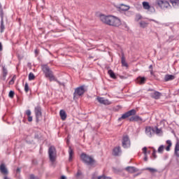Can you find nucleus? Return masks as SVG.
Returning <instances> with one entry per match:
<instances>
[{
	"label": "nucleus",
	"mask_w": 179,
	"mask_h": 179,
	"mask_svg": "<svg viewBox=\"0 0 179 179\" xmlns=\"http://www.w3.org/2000/svg\"><path fill=\"white\" fill-rule=\"evenodd\" d=\"M99 19L103 23L106 24H108L109 26H115V27H118V26H121V20L113 15H101L99 16Z\"/></svg>",
	"instance_id": "nucleus-1"
},
{
	"label": "nucleus",
	"mask_w": 179,
	"mask_h": 179,
	"mask_svg": "<svg viewBox=\"0 0 179 179\" xmlns=\"http://www.w3.org/2000/svg\"><path fill=\"white\" fill-rule=\"evenodd\" d=\"M81 160L85 163V164H88V166H93L96 163V160L93 157L87 155L85 153H83L80 156Z\"/></svg>",
	"instance_id": "nucleus-2"
},
{
	"label": "nucleus",
	"mask_w": 179,
	"mask_h": 179,
	"mask_svg": "<svg viewBox=\"0 0 179 179\" xmlns=\"http://www.w3.org/2000/svg\"><path fill=\"white\" fill-rule=\"evenodd\" d=\"M42 71L44 72L46 78H49L50 80H55V77L52 74V71L50 70V67L47 65H42Z\"/></svg>",
	"instance_id": "nucleus-3"
},
{
	"label": "nucleus",
	"mask_w": 179,
	"mask_h": 179,
	"mask_svg": "<svg viewBox=\"0 0 179 179\" xmlns=\"http://www.w3.org/2000/svg\"><path fill=\"white\" fill-rule=\"evenodd\" d=\"M49 159L52 163L55 162V159H57V150H55V147L51 146L49 148Z\"/></svg>",
	"instance_id": "nucleus-4"
},
{
	"label": "nucleus",
	"mask_w": 179,
	"mask_h": 179,
	"mask_svg": "<svg viewBox=\"0 0 179 179\" xmlns=\"http://www.w3.org/2000/svg\"><path fill=\"white\" fill-rule=\"evenodd\" d=\"M85 94V87H79L75 90L73 97L74 99H78V96H83Z\"/></svg>",
	"instance_id": "nucleus-5"
},
{
	"label": "nucleus",
	"mask_w": 179,
	"mask_h": 179,
	"mask_svg": "<svg viewBox=\"0 0 179 179\" xmlns=\"http://www.w3.org/2000/svg\"><path fill=\"white\" fill-rule=\"evenodd\" d=\"M122 143L124 148H129V146H131V141L129 140V136H128V135L123 136Z\"/></svg>",
	"instance_id": "nucleus-6"
},
{
	"label": "nucleus",
	"mask_w": 179,
	"mask_h": 179,
	"mask_svg": "<svg viewBox=\"0 0 179 179\" xmlns=\"http://www.w3.org/2000/svg\"><path fill=\"white\" fill-rule=\"evenodd\" d=\"M116 8L117 9V10L119 12H127V11L129 10V9H131V6L124 4V3H121V4H119L118 6H117Z\"/></svg>",
	"instance_id": "nucleus-7"
},
{
	"label": "nucleus",
	"mask_w": 179,
	"mask_h": 179,
	"mask_svg": "<svg viewBox=\"0 0 179 179\" xmlns=\"http://www.w3.org/2000/svg\"><path fill=\"white\" fill-rule=\"evenodd\" d=\"M157 3L162 9H166L167 8L170 7V3H169V1H166L158 0Z\"/></svg>",
	"instance_id": "nucleus-8"
},
{
	"label": "nucleus",
	"mask_w": 179,
	"mask_h": 179,
	"mask_svg": "<svg viewBox=\"0 0 179 179\" xmlns=\"http://www.w3.org/2000/svg\"><path fill=\"white\" fill-rule=\"evenodd\" d=\"M136 114V110L132 109L127 113L123 114L122 117L119 120H125V118H128V117H131V115H135Z\"/></svg>",
	"instance_id": "nucleus-9"
},
{
	"label": "nucleus",
	"mask_w": 179,
	"mask_h": 179,
	"mask_svg": "<svg viewBox=\"0 0 179 179\" xmlns=\"http://www.w3.org/2000/svg\"><path fill=\"white\" fill-rule=\"evenodd\" d=\"M96 100L100 103V104H104V106H110L111 104V101L108 99H106L103 97H97Z\"/></svg>",
	"instance_id": "nucleus-10"
},
{
	"label": "nucleus",
	"mask_w": 179,
	"mask_h": 179,
	"mask_svg": "<svg viewBox=\"0 0 179 179\" xmlns=\"http://www.w3.org/2000/svg\"><path fill=\"white\" fill-rule=\"evenodd\" d=\"M35 114L36 117V121H38V120H40V118L42 117L41 108H40V106L35 108Z\"/></svg>",
	"instance_id": "nucleus-11"
},
{
	"label": "nucleus",
	"mask_w": 179,
	"mask_h": 179,
	"mask_svg": "<svg viewBox=\"0 0 179 179\" xmlns=\"http://www.w3.org/2000/svg\"><path fill=\"white\" fill-rule=\"evenodd\" d=\"M143 8L146 10H151V12L155 11V8L150 6V5H149V3L147 1L143 2Z\"/></svg>",
	"instance_id": "nucleus-12"
},
{
	"label": "nucleus",
	"mask_w": 179,
	"mask_h": 179,
	"mask_svg": "<svg viewBox=\"0 0 179 179\" xmlns=\"http://www.w3.org/2000/svg\"><path fill=\"white\" fill-rule=\"evenodd\" d=\"M154 132H155V131L153 130V129L152 127H145V134L149 138H152Z\"/></svg>",
	"instance_id": "nucleus-13"
},
{
	"label": "nucleus",
	"mask_w": 179,
	"mask_h": 179,
	"mask_svg": "<svg viewBox=\"0 0 179 179\" xmlns=\"http://www.w3.org/2000/svg\"><path fill=\"white\" fill-rule=\"evenodd\" d=\"M151 96L153 99H155L156 100L160 99V97H162V93L159 92H154L151 93Z\"/></svg>",
	"instance_id": "nucleus-14"
},
{
	"label": "nucleus",
	"mask_w": 179,
	"mask_h": 179,
	"mask_svg": "<svg viewBox=\"0 0 179 179\" xmlns=\"http://www.w3.org/2000/svg\"><path fill=\"white\" fill-rule=\"evenodd\" d=\"M113 155L114 156H120L121 155V148L120 147H116L113 149Z\"/></svg>",
	"instance_id": "nucleus-15"
},
{
	"label": "nucleus",
	"mask_w": 179,
	"mask_h": 179,
	"mask_svg": "<svg viewBox=\"0 0 179 179\" xmlns=\"http://www.w3.org/2000/svg\"><path fill=\"white\" fill-rule=\"evenodd\" d=\"M0 171L3 174H8V169H6V166H5V164H1L0 166Z\"/></svg>",
	"instance_id": "nucleus-16"
},
{
	"label": "nucleus",
	"mask_w": 179,
	"mask_h": 179,
	"mask_svg": "<svg viewBox=\"0 0 179 179\" xmlns=\"http://www.w3.org/2000/svg\"><path fill=\"white\" fill-rule=\"evenodd\" d=\"M174 154L176 156V157H179V142H177L175 145Z\"/></svg>",
	"instance_id": "nucleus-17"
},
{
	"label": "nucleus",
	"mask_w": 179,
	"mask_h": 179,
	"mask_svg": "<svg viewBox=\"0 0 179 179\" xmlns=\"http://www.w3.org/2000/svg\"><path fill=\"white\" fill-rule=\"evenodd\" d=\"M59 115L63 121L66 120V113H65V110H61L59 112Z\"/></svg>",
	"instance_id": "nucleus-18"
},
{
	"label": "nucleus",
	"mask_w": 179,
	"mask_h": 179,
	"mask_svg": "<svg viewBox=\"0 0 179 179\" xmlns=\"http://www.w3.org/2000/svg\"><path fill=\"white\" fill-rule=\"evenodd\" d=\"M164 79L166 82H169V80H174V79H176V77L173 75H166L165 76Z\"/></svg>",
	"instance_id": "nucleus-19"
},
{
	"label": "nucleus",
	"mask_w": 179,
	"mask_h": 179,
	"mask_svg": "<svg viewBox=\"0 0 179 179\" xmlns=\"http://www.w3.org/2000/svg\"><path fill=\"white\" fill-rule=\"evenodd\" d=\"M69 162H72V159H73V150H72L71 147H69Z\"/></svg>",
	"instance_id": "nucleus-20"
},
{
	"label": "nucleus",
	"mask_w": 179,
	"mask_h": 179,
	"mask_svg": "<svg viewBox=\"0 0 179 179\" xmlns=\"http://www.w3.org/2000/svg\"><path fill=\"white\" fill-rule=\"evenodd\" d=\"M146 82V78L145 77H139L137 78V83L140 85H143Z\"/></svg>",
	"instance_id": "nucleus-21"
},
{
	"label": "nucleus",
	"mask_w": 179,
	"mask_h": 179,
	"mask_svg": "<svg viewBox=\"0 0 179 179\" xmlns=\"http://www.w3.org/2000/svg\"><path fill=\"white\" fill-rule=\"evenodd\" d=\"M166 145H168L166 148V152H170V148H171V145H173L171 143V141H170V140L166 141Z\"/></svg>",
	"instance_id": "nucleus-22"
},
{
	"label": "nucleus",
	"mask_w": 179,
	"mask_h": 179,
	"mask_svg": "<svg viewBox=\"0 0 179 179\" xmlns=\"http://www.w3.org/2000/svg\"><path fill=\"white\" fill-rule=\"evenodd\" d=\"M127 171H129V173H135L136 171V169L134 166H128L126 168Z\"/></svg>",
	"instance_id": "nucleus-23"
},
{
	"label": "nucleus",
	"mask_w": 179,
	"mask_h": 179,
	"mask_svg": "<svg viewBox=\"0 0 179 179\" xmlns=\"http://www.w3.org/2000/svg\"><path fill=\"white\" fill-rule=\"evenodd\" d=\"M130 121H142V119L138 115L133 116L130 117Z\"/></svg>",
	"instance_id": "nucleus-24"
},
{
	"label": "nucleus",
	"mask_w": 179,
	"mask_h": 179,
	"mask_svg": "<svg viewBox=\"0 0 179 179\" xmlns=\"http://www.w3.org/2000/svg\"><path fill=\"white\" fill-rule=\"evenodd\" d=\"M108 73L109 76H110V78H112L113 79H115V78H117L115 76V73H114V71H113V70H108Z\"/></svg>",
	"instance_id": "nucleus-25"
},
{
	"label": "nucleus",
	"mask_w": 179,
	"mask_h": 179,
	"mask_svg": "<svg viewBox=\"0 0 179 179\" xmlns=\"http://www.w3.org/2000/svg\"><path fill=\"white\" fill-rule=\"evenodd\" d=\"M171 3L176 8L179 5V0H171Z\"/></svg>",
	"instance_id": "nucleus-26"
},
{
	"label": "nucleus",
	"mask_w": 179,
	"mask_h": 179,
	"mask_svg": "<svg viewBox=\"0 0 179 179\" xmlns=\"http://www.w3.org/2000/svg\"><path fill=\"white\" fill-rule=\"evenodd\" d=\"M122 66H125V68H128V63H127V62L125 61V57H122Z\"/></svg>",
	"instance_id": "nucleus-27"
},
{
	"label": "nucleus",
	"mask_w": 179,
	"mask_h": 179,
	"mask_svg": "<svg viewBox=\"0 0 179 179\" xmlns=\"http://www.w3.org/2000/svg\"><path fill=\"white\" fill-rule=\"evenodd\" d=\"M145 170H148L150 171V173H152V174H155V173H157V169L155 168H146Z\"/></svg>",
	"instance_id": "nucleus-28"
},
{
	"label": "nucleus",
	"mask_w": 179,
	"mask_h": 179,
	"mask_svg": "<svg viewBox=\"0 0 179 179\" xmlns=\"http://www.w3.org/2000/svg\"><path fill=\"white\" fill-rule=\"evenodd\" d=\"M124 15L128 17L132 16V15H134V12L128 10L127 11L124 12Z\"/></svg>",
	"instance_id": "nucleus-29"
},
{
	"label": "nucleus",
	"mask_w": 179,
	"mask_h": 179,
	"mask_svg": "<svg viewBox=\"0 0 179 179\" xmlns=\"http://www.w3.org/2000/svg\"><path fill=\"white\" fill-rule=\"evenodd\" d=\"M36 77L34 76V74L33 73H30L29 74V80H34V78H35Z\"/></svg>",
	"instance_id": "nucleus-30"
},
{
	"label": "nucleus",
	"mask_w": 179,
	"mask_h": 179,
	"mask_svg": "<svg viewBox=\"0 0 179 179\" xmlns=\"http://www.w3.org/2000/svg\"><path fill=\"white\" fill-rule=\"evenodd\" d=\"M164 150V145H160L158 148V153H163Z\"/></svg>",
	"instance_id": "nucleus-31"
},
{
	"label": "nucleus",
	"mask_w": 179,
	"mask_h": 179,
	"mask_svg": "<svg viewBox=\"0 0 179 179\" xmlns=\"http://www.w3.org/2000/svg\"><path fill=\"white\" fill-rule=\"evenodd\" d=\"M3 30H5V25H3V20H1V32L3 33Z\"/></svg>",
	"instance_id": "nucleus-32"
},
{
	"label": "nucleus",
	"mask_w": 179,
	"mask_h": 179,
	"mask_svg": "<svg viewBox=\"0 0 179 179\" xmlns=\"http://www.w3.org/2000/svg\"><path fill=\"white\" fill-rule=\"evenodd\" d=\"M15 80H16V76H14L12 78V80H10V85H13V83H15Z\"/></svg>",
	"instance_id": "nucleus-33"
},
{
	"label": "nucleus",
	"mask_w": 179,
	"mask_h": 179,
	"mask_svg": "<svg viewBox=\"0 0 179 179\" xmlns=\"http://www.w3.org/2000/svg\"><path fill=\"white\" fill-rule=\"evenodd\" d=\"M8 96H9V97H10V99H13V96H15V92L10 91Z\"/></svg>",
	"instance_id": "nucleus-34"
},
{
	"label": "nucleus",
	"mask_w": 179,
	"mask_h": 179,
	"mask_svg": "<svg viewBox=\"0 0 179 179\" xmlns=\"http://www.w3.org/2000/svg\"><path fill=\"white\" fill-rule=\"evenodd\" d=\"M98 179H111V178L107 177L106 176H99Z\"/></svg>",
	"instance_id": "nucleus-35"
},
{
	"label": "nucleus",
	"mask_w": 179,
	"mask_h": 179,
	"mask_svg": "<svg viewBox=\"0 0 179 179\" xmlns=\"http://www.w3.org/2000/svg\"><path fill=\"white\" fill-rule=\"evenodd\" d=\"M140 25L141 26V27H146V26H148V23L145 22H140Z\"/></svg>",
	"instance_id": "nucleus-36"
},
{
	"label": "nucleus",
	"mask_w": 179,
	"mask_h": 179,
	"mask_svg": "<svg viewBox=\"0 0 179 179\" xmlns=\"http://www.w3.org/2000/svg\"><path fill=\"white\" fill-rule=\"evenodd\" d=\"M24 91L26 92V93L29 92V84H27V83H25Z\"/></svg>",
	"instance_id": "nucleus-37"
},
{
	"label": "nucleus",
	"mask_w": 179,
	"mask_h": 179,
	"mask_svg": "<svg viewBox=\"0 0 179 179\" xmlns=\"http://www.w3.org/2000/svg\"><path fill=\"white\" fill-rule=\"evenodd\" d=\"M3 72L4 76H6V75H8V70H6L5 67L3 68Z\"/></svg>",
	"instance_id": "nucleus-38"
},
{
	"label": "nucleus",
	"mask_w": 179,
	"mask_h": 179,
	"mask_svg": "<svg viewBox=\"0 0 179 179\" xmlns=\"http://www.w3.org/2000/svg\"><path fill=\"white\" fill-rule=\"evenodd\" d=\"M143 152L144 153V155H148V148L146 147H144L143 148Z\"/></svg>",
	"instance_id": "nucleus-39"
},
{
	"label": "nucleus",
	"mask_w": 179,
	"mask_h": 179,
	"mask_svg": "<svg viewBox=\"0 0 179 179\" xmlns=\"http://www.w3.org/2000/svg\"><path fill=\"white\" fill-rule=\"evenodd\" d=\"M152 157H154V159H156L157 157V156L156 155V150H153Z\"/></svg>",
	"instance_id": "nucleus-40"
},
{
	"label": "nucleus",
	"mask_w": 179,
	"mask_h": 179,
	"mask_svg": "<svg viewBox=\"0 0 179 179\" xmlns=\"http://www.w3.org/2000/svg\"><path fill=\"white\" fill-rule=\"evenodd\" d=\"M26 114L27 115H28V117H29L30 115H31V111H30V110H27L26 111Z\"/></svg>",
	"instance_id": "nucleus-41"
},
{
	"label": "nucleus",
	"mask_w": 179,
	"mask_h": 179,
	"mask_svg": "<svg viewBox=\"0 0 179 179\" xmlns=\"http://www.w3.org/2000/svg\"><path fill=\"white\" fill-rule=\"evenodd\" d=\"M28 121L31 122L33 121V117L31 116H28Z\"/></svg>",
	"instance_id": "nucleus-42"
},
{
	"label": "nucleus",
	"mask_w": 179,
	"mask_h": 179,
	"mask_svg": "<svg viewBox=\"0 0 179 179\" xmlns=\"http://www.w3.org/2000/svg\"><path fill=\"white\" fill-rule=\"evenodd\" d=\"M30 179H38V178L34 176V175H31V176H30Z\"/></svg>",
	"instance_id": "nucleus-43"
},
{
	"label": "nucleus",
	"mask_w": 179,
	"mask_h": 179,
	"mask_svg": "<svg viewBox=\"0 0 179 179\" xmlns=\"http://www.w3.org/2000/svg\"><path fill=\"white\" fill-rule=\"evenodd\" d=\"M156 133H157V134H161V133H162V129L157 128V129H156Z\"/></svg>",
	"instance_id": "nucleus-44"
},
{
	"label": "nucleus",
	"mask_w": 179,
	"mask_h": 179,
	"mask_svg": "<svg viewBox=\"0 0 179 179\" xmlns=\"http://www.w3.org/2000/svg\"><path fill=\"white\" fill-rule=\"evenodd\" d=\"M144 160L145 162H148V154L145 155Z\"/></svg>",
	"instance_id": "nucleus-45"
},
{
	"label": "nucleus",
	"mask_w": 179,
	"mask_h": 179,
	"mask_svg": "<svg viewBox=\"0 0 179 179\" xmlns=\"http://www.w3.org/2000/svg\"><path fill=\"white\" fill-rule=\"evenodd\" d=\"M60 179H66V176H62Z\"/></svg>",
	"instance_id": "nucleus-46"
},
{
	"label": "nucleus",
	"mask_w": 179,
	"mask_h": 179,
	"mask_svg": "<svg viewBox=\"0 0 179 179\" xmlns=\"http://www.w3.org/2000/svg\"><path fill=\"white\" fill-rule=\"evenodd\" d=\"M0 51H2V43L0 42Z\"/></svg>",
	"instance_id": "nucleus-47"
},
{
	"label": "nucleus",
	"mask_w": 179,
	"mask_h": 179,
	"mask_svg": "<svg viewBox=\"0 0 179 179\" xmlns=\"http://www.w3.org/2000/svg\"><path fill=\"white\" fill-rule=\"evenodd\" d=\"M17 173H20V169H17Z\"/></svg>",
	"instance_id": "nucleus-48"
},
{
	"label": "nucleus",
	"mask_w": 179,
	"mask_h": 179,
	"mask_svg": "<svg viewBox=\"0 0 179 179\" xmlns=\"http://www.w3.org/2000/svg\"><path fill=\"white\" fill-rule=\"evenodd\" d=\"M77 177H78V176H80V172H78L77 174H76Z\"/></svg>",
	"instance_id": "nucleus-49"
},
{
	"label": "nucleus",
	"mask_w": 179,
	"mask_h": 179,
	"mask_svg": "<svg viewBox=\"0 0 179 179\" xmlns=\"http://www.w3.org/2000/svg\"><path fill=\"white\" fill-rule=\"evenodd\" d=\"M152 68H153V66L150 65L149 69H152Z\"/></svg>",
	"instance_id": "nucleus-50"
},
{
	"label": "nucleus",
	"mask_w": 179,
	"mask_h": 179,
	"mask_svg": "<svg viewBox=\"0 0 179 179\" xmlns=\"http://www.w3.org/2000/svg\"><path fill=\"white\" fill-rule=\"evenodd\" d=\"M4 179H9V178H8V176H5Z\"/></svg>",
	"instance_id": "nucleus-51"
},
{
	"label": "nucleus",
	"mask_w": 179,
	"mask_h": 179,
	"mask_svg": "<svg viewBox=\"0 0 179 179\" xmlns=\"http://www.w3.org/2000/svg\"><path fill=\"white\" fill-rule=\"evenodd\" d=\"M138 19H141V15H138Z\"/></svg>",
	"instance_id": "nucleus-52"
},
{
	"label": "nucleus",
	"mask_w": 179,
	"mask_h": 179,
	"mask_svg": "<svg viewBox=\"0 0 179 179\" xmlns=\"http://www.w3.org/2000/svg\"><path fill=\"white\" fill-rule=\"evenodd\" d=\"M148 153H150V151H148Z\"/></svg>",
	"instance_id": "nucleus-53"
},
{
	"label": "nucleus",
	"mask_w": 179,
	"mask_h": 179,
	"mask_svg": "<svg viewBox=\"0 0 179 179\" xmlns=\"http://www.w3.org/2000/svg\"><path fill=\"white\" fill-rule=\"evenodd\" d=\"M35 52H36V53H37V50H36V51H35Z\"/></svg>",
	"instance_id": "nucleus-54"
},
{
	"label": "nucleus",
	"mask_w": 179,
	"mask_h": 179,
	"mask_svg": "<svg viewBox=\"0 0 179 179\" xmlns=\"http://www.w3.org/2000/svg\"><path fill=\"white\" fill-rule=\"evenodd\" d=\"M0 9H1V4H0Z\"/></svg>",
	"instance_id": "nucleus-55"
}]
</instances>
